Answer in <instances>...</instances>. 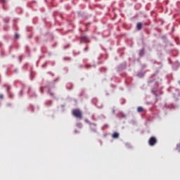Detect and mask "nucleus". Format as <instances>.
Returning <instances> with one entry per match:
<instances>
[{
	"mask_svg": "<svg viewBox=\"0 0 180 180\" xmlns=\"http://www.w3.org/2000/svg\"><path fill=\"white\" fill-rule=\"evenodd\" d=\"M72 115L75 117H77V119H82V112L78 109L73 110Z\"/></svg>",
	"mask_w": 180,
	"mask_h": 180,
	"instance_id": "obj_1",
	"label": "nucleus"
},
{
	"mask_svg": "<svg viewBox=\"0 0 180 180\" xmlns=\"http://www.w3.org/2000/svg\"><path fill=\"white\" fill-rule=\"evenodd\" d=\"M148 144L151 147L154 146L155 144H157V138L155 136H151L148 140Z\"/></svg>",
	"mask_w": 180,
	"mask_h": 180,
	"instance_id": "obj_2",
	"label": "nucleus"
},
{
	"mask_svg": "<svg viewBox=\"0 0 180 180\" xmlns=\"http://www.w3.org/2000/svg\"><path fill=\"white\" fill-rule=\"evenodd\" d=\"M144 110V109L143 108V107H138L137 108V112H139V113L143 112Z\"/></svg>",
	"mask_w": 180,
	"mask_h": 180,
	"instance_id": "obj_5",
	"label": "nucleus"
},
{
	"mask_svg": "<svg viewBox=\"0 0 180 180\" xmlns=\"http://www.w3.org/2000/svg\"><path fill=\"white\" fill-rule=\"evenodd\" d=\"M176 150H177L178 151L180 152V143H178V144L176 145Z\"/></svg>",
	"mask_w": 180,
	"mask_h": 180,
	"instance_id": "obj_6",
	"label": "nucleus"
},
{
	"mask_svg": "<svg viewBox=\"0 0 180 180\" xmlns=\"http://www.w3.org/2000/svg\"><path fill=\"white\" fill-rule=\"evenodd\" d=\"M90 127H96V124H90Z\"/></svg>",
	"mask_w": 180,
	"mask_h": 180,
	"instance_id": "obj_7",
	"label": "nucleus"
},
{
	"mask_svg": "<svg viewBox=\"0 0 180 180\" xmlns=\"http://www.w3.org/2000/svg\"><path fill=\"white\" fill-rule=\"evenodd\" d=\"M49 94H50L51 96H54V94L51 93L50 91H49Z\"/></svg>",
	"mask_w": 180,
	"mask_h": 180,
	"instance_id": "obj_11",
	"label": "nucleus"
},
{
	"mask_svg": "<svg viewBox=\"0 0 180 180\" xmlns=\"http://www.w3.org/2000/svg\"><path fill=\"white\" fill-rule=\"evenodd\" d=\"M0 99H4V94H0Z\"/></svg>",
	"mask_w": 180,
	"mask_h": 180,
	"instance_id": "obj_10",
	"label": "nucleus"
},
{
	"mask_svg": "<svg viewBox=\"0 0 180 180\" xmlns=\"http://www.w3.org/2000/svg\"><path fill=\"white\" fill-rule=\"evenodd\" d=\"M15 39H19V34H15Z\"/></svg>",
	"mask_w": 180,
	"mask_h": 180,
	"instance_id": "obj_8",
	"label": "nucleus"
},
{
	"mask_svg": "<svg viewBox=\"0 0 180 180\" xmlns=\"http://www.w3.org/2000/svg\"><path fill=\"white\" fill-rule=\"evenodd\" d=\"M89 49V48L88 46H86L85 49H84V51H88V50Z\"/></svg>",
	"mask_w": 180,
	"mask_h": 180,
	"instance_id": "obj_9",
	"label": "nucleus"
},
{
	"mask_svg": "<svg viewBox=\"0 0 180 180\" xmlns=\"http://www.w3.org/2000/svg\"><path fill=\"white\" fill-rule=\"evenodd\" d=\"M120 134L117 132H114L112 135V139H117L119 137Z\"/></svg>",
	"mask_w": 180,
	"mask_h": 180,
	"instance_id": "obj_4",
	"label": "nucleus"
},
{
	"mask_svg": "<svg viewBox=\"0 0 180 180\" xmlns=\"http://www.w3.org/2000/svg\"><path fill=\"white\" fill-rule=\"evenodd\" d=\"M96 131V129H94V131Z\"/></svg>",
	"mask_w": 180,
	"mask_h": 180,
	"instance_id": "obj_14",
	"label": "nucleus"
},
{
	"mask_svg": "<svg viewBox=\"0 0 180 180\" xmlns=\"http://www.w3.org/2000/svg\"><path fill=\"white\" fill-rule=\"evenodd\" d=\"M141 27H143V23L138 22L137 25H136L137 30H141Z\"/></svg>",
	"mask_w": 180,
	"mask_h": 180,
	"instance_id": "obj_3",
	"label": "nucleus"
},
{
	"mask_svg": "<svg viewBox=\"0 0 180 180\" xmlns=\"http://www.w3.org/2000/svg\"><path fill=\"white\" fill-rule=\"evenodd\" d=\"M28 92H30V89H29Z\"/></svg>",
	"mask_w": 180,
	"mask_h": 180,
	"instance_id": "obj_13",
	"label": "nucleus"
},
{
	"mask_svg": "<svg viewBox=\"0 0 180 180\" xmlns=\"http://www.w3.org/2000/svg\"><path fill=\"white\" fill-rule=\"evenodd\" d=\"M84 39L86 40V39H88L86 37H84Z\"/></svg>",
	"mask_w": 180,
	"mask_h": 180,
	"instance_id": "obj_12",
	"label": "nucleus"
}]
</instances>
